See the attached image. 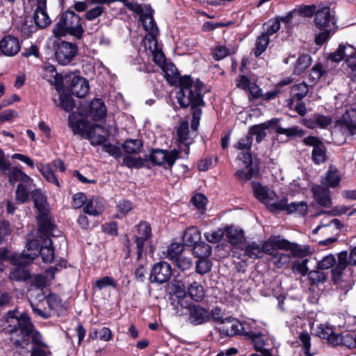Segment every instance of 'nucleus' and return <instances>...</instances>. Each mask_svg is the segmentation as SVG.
Here are the masks:
<instances>
[{
  "instance_id": "obj_1",
  "label": "nucleus",
  "mask_w": 356,
  "mask_h": 356,
  "mask_svg": "<svg viewBox=\"0 0 356 356\" xmlns=\"http://www.w3.org/2000/svg\"><path fill=\"white\" fill-rule=\"evenodd\" d=\"M165 73V76L171 84H179V91L177 94V99L181 106L185 108L191 106L193 122L192 128L196 129L195 120H199L201 116V109L199 108L204 104L202 90L203 83L201 82H193L190 76H180V74L171 62H166L161 67Z\"/></svg>"
},
{
  "instance_id": "obj_2",
  "label": "nucleus",
  "mask_w": 356,
  "mask_h": 356,
  "mask_svg": "<svg viewBox=\"0 0 356 356\" xmlns=\"http://www.w3.org/2000/svg\"><path fill=\"white\" fill-rule=\"evenodd\" d=\"M16 311H10L4 322L3 330L10 334V340L17 346L24 348L29 344V337L33 329L30 317L22 313L19 316Z\"/></svg>"
},
{
  "instance_id": "obj_3",
  "label": "nucleus",
  "mask_w": 356,
  "mask_h": 356,
  "mask_svg": "<svg viewBox=\"0 0 356 356\" xmlns=\"http://www.w3.org/2000/svg\"><path fill=\"white\" fill-rule=\"evenodd\" d=\"M314 23L321 33L315 38L318 45H322L337 30V19L334 11L327 6H319L316 10Z\"/></svg>"
},
{
  "instance_id": "obj_4",
  "label": "nucleus",
  "mask_w": 356,
  "mask_h": 356,
  "mask_svg": "<svg viewBox=\"0 0 356 356\" xmlns=\"http://www.w3.org/2000/svg\"><path fill=\"white\" fill-rule=\"evenodd\" d=\"M80 16L74 11L68 10L58 17L54 25L53 33L56 37L70 34L77 39H81L83 34Z\"/></svg>"
},
{
  "instance_id": "obj_5",
  "label": "nucleus",
  "mask_w": 356,
  "mask_h": 356,
  "mask_svg": "<svg viewBox=\"0 0 356 356\" xmlns=\"http://www.w3.org/2000/svg\"><path fill=\"white\" fill-rule=\"evenodd\" d=\"M347 50L346 65L353 72L356 73V49L348 45ZM339 122L344 132L348 131L350 135L356 134V104L346 111Z\"/></svg>"
},
{
  "instance_id": "obj_6",
  "label": "nucleus",
  "mask_w": 356,
  "mask_h": 356,
  "mask_svg": "<svg viewBox=\"0 0 356 356\" xmlns=\"http://www.w3.org/2000/svg\"><path fill=\"white\" fill-rule=\"evenodd\" d=\"M32 199L38 210V230L42 234H48L54 229V225L49 217V207L47 198L40 190H35L32 193Z\"/></svg>"
},
{
  "instance_id": "obj_7",
  "label": "nucleus",
  "mask_w": 356,
  "mask_h": 356,
  "mask_svg": "<svg viewBox=\"0 0 356 356\" xmlns=\"http://www.w3.org/2000/svg\"><path fill=\"white\" fill-rule=\"evenodd\" d=\"M254 197L265 204L270 211L276 209H283L285 206V198L277 199L276 194L267 187L261 186L258 182L251 183Z\"/></svg>"
},
{
  "instance_id": "obj_8",
  "label": "nucleus",
  "mask_w": 356,
  "mask_h": 356,
  "mask_svg": "<svg viewBox=\"0 0 356 356\" xmlns=\"http://www.w3.org/2000/svg\"><path fill=\"white\" fill-rule=\"evenodd\" d=\"M63 81L65 89L79 98L84 97L89 91L88 81L74 74L65 75Z\"/></svg>"
},
{
  "instance_id": "obj_9",
  "label": "nucleus",
  "mask_w": 356,
  "mask_h": 356,
  "mask_svg": "<svg viewBox=\"0 0 356 356\" xmlns=\"http://www.w3.org/2000/svg\"><path fill=\"white\" fill-rule=\"evenodd\" d=\"M190 282V277L182 280H173L170 283V289L172 297L170 298L171 305L174 309L178 310L179 306L181 308L186 307L184 305V298L187 293V286Z\"/></svg>"
},
{
  "instance_id": "obj_10",
  "label": "nucleus",
  "mask_w": 356,
  "mask_h": 356,
  "mask_svg": "<svg viewBox=\"0 0 356 356\" xmlns=\"http://www.w3.org/2000/svg\"><path fill=\"white\" fill-rule=\"evenodd\" d=\"M180 152L177 149L171 151L154 149L150 154L149 159L154 164L163 166L165 169H171L176 160L179 158Z\"/></svg>"
},
{
  "instance_id": "obj_11",
  "label": "nucleus",
  "mask_w": 356,
  "mask_h": 356,
  "mask_svg": "<svg viewBox=\"0 0 356 356\" xmlns=\"http://www.w3.org/2000/svg\"><path fill=\"white\" fill-rule=\"evenodd\" d=\"M250 339L254 349L259 353L251 354L250 356H273L275 346L273 337L257 332Z\"/></svg>"
},
{
  "instance_id": "obj_12",
  "label": "nucleus",
  "mask_w": 356,
  "mask_h": 356,
  "mask_svg": "<svg viewBox=\"0 0 356 356\" xmlns=\"http://www.w3.org/2000/svg\"><path fill=\"white\" fill-rule=\"evenodd\" d=\"M11 261L15 267L9 273L10 280L21 282L26 281L31 277L30 272L26 266L29 265L31 261L19 254L13 255L11 258Z\"/></svg>"
},
{
  "instance_id": "obj_13",
  "label": "nucleus",
  "mask_w": 356,
  "mask_h": 356,
  "mask_svg": "<svg viewBox=\"0 0 356 356\" xmlns=\"http://www.w3.org/2000/svg\"><path fill=\"white\" fill-rule=\"evenodd\" d=\"M348 265H356V247L351 250L349 255H348L346 251H342L338 254V262L337 266L332 270L334 282L340 279L342 271Z\"/></svg>"
},
{
  "instance_id": "obj_14",
  "label": "nucleus",
  "mask_w": 356,
  "mask_h": 356,
  "mask_svg": "<svg viewBox=\"0 0 356 356\" xmlns=\"http://www.w3.org/2000/svg\"><path fill=\"white\" fill-rule=\"evenodd\" d=\"M78 53L76 44L63 41L58 44L56 58L63 65L69 64Z\"/></svg>"
},
{
  "instance_id": "obj_15",
  "label": "nucleus",
  "mask_w": 356,
  "mask_h": 356,
  "mask_svg": "<svg viewBox=\"0 0 356 356\" xmlns=\"http://www.w3.org/2000/svg\"><path fill=\"white\" fill-rule=\"evenodd\" d=\"M172 273V270L168 263L159 261L152 266L149 279L152 283L163 284L170 279Z\"/></svg>"
},
{
  "instance_id": "obj_16",
  "label": "nucleus",
  "mask_w": 356,
  "mask_h": 356,
  "mask_svg": "<svg viewBox=\"0 0 356 356\" xmlns=\"http://www.w3.org/2000/svg\"><path fill=\"white\" fill-rule=\"evenodd\" d=\"M303 143L306 145L313 147L312 159L315 164L320 165L325 162L327 159L325 147L318 138L308 136L303 139Z\"/></svg>"
},
{
  "instance_id": "obj_17",
  "label": "nucleus",
  "mask_w": 356,
  "mask_h": 356,
  "mask_svg": "<svg viewBox=\"0 0 356 356\" xmlns=\"http://www.w3.org/2000/svg\"><path fill=\"white\" fill-rule=\"evenodd\" d=\"M252 141V138L247 134L245 136L241 138L234 145V148L242 151L238 155V159L241 161L244 165H249L252 162L251 154Z\"/></svg>"
},
{
  "instance_id": "obj_18",
  "label": "nucleus",
  "mask_w": 356,
  "mask_h": 356,
  "mask_svg": "<svg viewBox=\"0 0 356 356\" xmlns=\"http://www.w3.org/2000/svg\"><path fill=\"white\" fill-rule=\"evenodd\" d=\"M241 322L236 318H228L222 320L218 325L217 330L220 334L227 337H234L241 334L243 330Z\"/></svg>"
},
{
  "instance_id": "obj_19",
  "label": "nucleus",
  "mask_w": 356,
  "mask_h": 356,
  "mask_svg": "<svg viewBox=\"0 0 356 356\" xmlns=\"http://www.w3.org/2000/svg\"><path fill=\"white\" fill-rule=\"evenodd\" d=\"M316 336L323 339H326L329 343L334 346H338L342 342V336L334 331V327L328 324H320L316 331Z\"/></svg>"
},
{
  "instance_id": "obj_20",
  "label": "nucleus",
  "mask_w": 356,
  "mask_h": 356,
  "mask_svg": "<svg viewBox=\"0 0 356 356\" xmlns=\"http://www.w3.org/2000/svg\"><path fill=\"white\" fill-rule=\"evenodd\" d=\"M37 7L34 11L33 19L35 24L44 29L51 24V19L47 13V0H35Z\"/></svg>"
},
{
  "instance_id": "obj_21",
  "label": "nucleus",
  "mask_w": 356,
  "mask_h": 356,
  "mask_svg": "<svg viewBox=\"0 0 356 356\" xmlns=\"http://www.w3.org/2000/svg\"><path fill=\"white\" fill-rule=\"evenodd\" d=\"M18 38L12 35H6L0 40V51L6 56H13L20 50Z\"/></svg>"
},
{
  "instance_id": "obj_22",
  "label": "nucleus",
  "mask_w": 356,
  "mask_h": 356,
  "mask_svg": "<svg viewBox=\"0 0 356 356\" xmlns=\"http://www.w3.org/2000/svg\"><path fill=\"white\" fill-rule=\"evenodd\" d=\"M54 229L49 234H44L40 232V238L42 239L41 247L38 254L41 255L42 261L46 263H51L54 259V249L52 247V241L49 238Z\"/></svg>"
},
{
  "instance_id": "obj_23",
  "label": "nucleus",
  "mask_w": 356,
  "mask_h": 356,
  "mask_svg": "<svg viewBox=\"0 0 356 356\" xmlns=\"http://www.w3.org/2000/svg\"><path fill=\"white\" fill-rule=\"evenodd\" d=\"M287 244L286 239L281 238L279 236H272L261 245L263 255L267 254L272 257L277 250H284Z\"/></svg>"
},
{
  "instance_id": "obj_24",
  "label": "nucleus",
  "mask_w": 356,
  "mask_h": 356,
  "mask_svg": "<svg viewBox=\"0 0 356 356\" xmlns=\"http://www.w3.org/2000/svg\"><path fill=\"white\" fill-rule=\"evenodd\" d=\"M314 199L317 202L324 207H330L332 204L330 191L329 188L321 185H315L312 188Z\"/></svg>"
},
{
  "instance_id": "obj_25",
  "label": "nucleus",
  "mask_w": 356,
  "mask_h": 356,
  "mask_svg": "<svg viewBox=\"0 0 356 356\" xmlns=\"http://www.w3.org/2000/svg\"><path fill=\"white\" fill-rule=\"evenodd\" d=\"M340 172L333 165H330L321 178V184L327 188H336L341 181Z\"/></svg>"
},
{
  "instance_id": "obj_26",
  "label": "nucleus",
  "mask_w": 356,
  "mask_h": 356,
  "mask_svg": "<svg viewBox=\"0 0 356 356\" xmlns=\"http://www.w3.org/2000/svg\"><path fill=\"white\" fill-rule=\"evenodd\" d=\"M189 320L194 325H200L209 319V312L199 305H193L188 307Z\"/></svg>"
},
{
  "instance_id": "obj_27",
  "label": "nucleus",
  "mask_w": 356,
  "mask_h": 356,
  "mask_svg": "<svg viewBox=\"0 0 356 356\" xmlns=\"http://www.w3.org/2000/svg\"><path fill=\"white\" fill-rule=\"evenodd\" d=\"M69 125L72 128L74 134H78L86 139L87 134L90 131L93 125L87 120L80 119L75 120L69 117Z\"/></svg>"
},
{
  "instance_id": "obj_28",
  "label": "nucleus",
  "mask_w": 356,
  "mask_h": 356,
  "mask_svg": "<svg viewBox=\"0 0 356 356\" xmlns=\"http://www.w3.org/2000/svg\"><path fill=\"white\" fill-rule=\"evenodd\" d=\"M106 115V108L104 102L101 99H95L90 104V115L93 120L99 121L105 118Z\"/></svg>"
},
{
  "instance_id": "obj_29",
  "label": "nucleus",
  "mask_w": 356,
  "mask_h": 356,
  "mask_svg": "<svg viewBox=\"0 0 356 356\" xmlns=\"http://www.w3.org/2000/svg\"><path fill=\"white\" fill-rule=\"evenodd\" d=\"M190 277V282L187 286V293L195 301H201L204 297V290L202 285L193 279V276Z\"/></svg>"
},
{
  "instance_id": "obj_30",
  "label": "nucleus",
  "mask_w": 356,
  "mask_h": 356,
  "mask_svg": "<svg viewBox=\"0 0 356 356\" xmlns=\"http://www.w3.org/2000/svg\"><path fill=\"white\" fill-rule=\"evenodd\" d=\"M308 92V86L305 83H300L292 86L291 89V98L289 103L290 108L292 109L294 101L300 102L307 95Z\"/></svg>"
},
{
  "instance_id": "obj_31",
  "label": "nucleus",
  "mask_w": 356,
  "mask_h": 356,
  "mask_svg": "<svg viewBox=\"0 0 356 356\" xmlns=\"http://www.w3.org/2000/svg\"><path fill=\"white\" fill-rule=\"evenodd\" d=\"M241 250L243 251V254L241 255L252 259H259L264 256L261 244L254 241L245 245L241 248Z\"/></svg>"
},
{
  "instance_id": "obj_32",
  "label": "nucleus",
  "mask_w": 356,
  "mask_h": 356,
  "mask_svg": "<svg viewBox=\"0 0 356 356\" xmlns=\"http://www.w3.org/2000/svg\"><path fill=\"white\" fill-rule=\"evenodd\" d=\"M104 209V204L99 198L92 197L86 202L83 211L88 215L97 216L103 213Z\"/></svg>"
},
{
  "instance_id": "obj_33",
  "label": "nucleus",
  "mask_w": 356,
  "mask_h": 356,
  "mask_svg": "<svg viewBox=\"0 0 356 356\" xmlns=\"http://www.w3.org/2000/svg\"><path fill=\"white\" fill-rule=\"evenodd\" d=\"M271 261L277 268H283L291 263V255L286 250H279L271 257Z\"/></svg>"
},
{
  "instance_id": "obj_34",
  "label": "nucleus",
  "mask_w": 356,
  "mask_h": 356,
  "mask_svg": "<svg viewBox=\"0 0 356 356\" xmlns=\"http://www.w3.org/2000/svg\"><path fill=\"white\" fill-rule=\"evenodd\" d=\"M9 182L11 185L19 181V184L31 183L32 179L29 176L26 175L22 170L17 168H12L8 174Z\"/></svg>"
},
{
  "instance_id": "obj_35",
  "label": "nucleus",
  "mask_w": 356,
  "mask_h": 356,
  "mask_svg": "<svg viewBox=\"0 0 356 356\" xmlns=\"http://www.w3.org/2000/svg\"><path fill=\"white\" fill-rule=\"evenodd\" d=\"M153 10L145 13L141 17V23L144 29L147 32V34H159V30L153 18Z\"/></svg>"
},
{
  "instance_id": "obj_36",
  "label": "nucleus",
  "mask_w": 356,
  "mask_h": 356,
  "mask_svg": "<svg viewBox=\"0 0 356 356\" xmlns=\"http://www.w3.org/2000/svg\"><path fill=\"white\" fill-rule=\"evenodd\" d=\"M200 232L196 227H188L183 235V241L188 246H194L200 242Z\"/></svg>"
},
{
  "instance_id": "obj_37",
  "label": "nucleus",
  "mask_w": 356,
  "mask_h": 356,
  "mask_svg": "<svg viewBox=\"0 0 356 356\" xmlns=\"http://www.w3.org/2000/svg\"><path fill=\"white\" fill-rule=\"evenodd\" d=\"M40 242L38 239L29 240L26 243V250L19 254L26 259L32 261L38 254Z\"/></svg>"
},
{
  "instance_id": "obj_38",
  "label": "nucleus",
  "mask_w": 356,
  "mask_h": 356,
  "mask_svg": "<svg viewBox=\"0 0 356 356\" xmlns=\"http://www.w3.org/2000/svg\"><path fill=\"white\" fill-rule=\"evenodd\" d=\"M275 211H286L289 213H297L301 216H305L307 211V205L305 202H294L287 204V200L285 199V206L283 209H276Z\"/></svg>"
},
{
  "instance_id": "obj_39",
  "label": "nucleus",
  "mask_w": 356,
  "mask_h": 356,
  "mask_svg": "<svg viewBox=\"0 0 356 356\" xmlns=\"http://www.w3.org/2000/svg\"><path fill=\"white\" fill-rule=\"evenodd\" d=\"M245 165V170H238L235 172L236 177L243 182H245L251 179L253 177H255L259 172L258 168L256 166L252 165V163Z\"/></svg>"
},
{
  "instance_id": "obj_40",
  "label": "nucleus",
  "mask_w": 356,
  "mask_h": 356,
  "mask_svg": "<svg viewBox=\"0 0 356 356\" xmlns=\"http://www.w3.org/2000/svg\"><path fill=\"white\" fill-rule=\"evenodd\" d=\"M286 243L288 244L285 245L286 247H284V250L290 251L289 253L291 257L293 256L295 257L303 258L309 252V248L307 246H302L296 243H293L287 240Z\"/></svg>"
},
{
  "instance_id": "obj_41",
  "label": "nucleus",
  "mask_w": 356,
  "mask_h": 356,
  "mask_svg": "<svg viewBox=\"0 0 356 356\" xmlns=\"http://www.w3.org/2000/svg\"><path fill=\"white\" fill-rule=\"evenodd\" d=\"M31 183L19 184L15 191V200L20 204L26 202L29 198Z\"/></svg>"
},
{
  "instance_id": "obj_42",
  "label": "nucleus",
  "mask_w": 356,
  "mask_h": 356,
  "mask_svg": "<svg viewBox=\"0 0 356 356\" xmlns=\"http://www.w3.org/2000/svg\"><path fill=\"white\" fill-rule=\"evenodd\" d=\"M97 128L104 129L101 125L94 124L90 131L87 134L86 139L89 140L90 141V144L93 146H102L108 140L104 136L96 134Z\"/></svg>"
},
{
  "instance_id": "obj_43",
  "label": "nucleus",
  "mask_w": 356,
  "mask_h": 356,
  "mask_svg": "<svg viewBox=\"0 0 356 356\" xmlns=\"http://www.w3.org/2000/svg\"><path fill=\"white\" fill-rule=\"evenodd\" d=\"M226 236L229 242L234 246L241 244L243 240V232L233 227L227 228Z\"/></svg>"
},
{
  "instance_id": "obj_44",
  "label": "nucleus",
  "mask_w": 356,
  "mask_h": 356,
  "mask_svg": "<svg viewBox=\"0 0 356 356\" xmlns=\"http://www.w3.org/2000/svg\"><path fill=\"white\" fill-rule=\"evenodd\" d=\"M37 168L49 182L55 184L58 187H60L59 181L51 167L48 164L44 165L42 163H39L37 165Z\"/></svg>"
},
{
  "instance_id": "obj_45",
  "label": "nucleus",
  "mask_w": 356,
  "mask_h": 356,
  "mask_svg": "<svg viewBox=\"0 0 356 356\" xmlns=\"http://www.w3.org/2000/svg\"><path fill=\"white\" fill-rule=\"evenodd\" d=\"M270 42L269 37L267 35L261 34L257 37L255 43V47L252 49V51L256 57L261 55L266 49Z\"/></svg>"
},
{
  "instance_id": "obj_46",
  "label": "nucleus",
  "mask_w": 356,
  "mask_h": 356,
  "mask_svg": "<svg viewBox=\"0 0 356 356\" xmlns=\"http://www.w3.org/2000/svg\"><path fill=\"white\" fill-rule=\"evenodd\" d=\"M211 246L204 242H199L193 246V254L199 259L209 257L211 254Z\"/></svg>"
},
{
  "instance_id": "obj_47",
  "label": "nucleus",
  "mask_w": 356,
  "mask_h": 356,
  "mask_svg": "<svg viewBox=\"0 0 356 356\" xmlns=\"http://www.w3.org/2000/svg\"><path fill=\"white\" fill-rule=\"evenodd\" d=\"M312 63V58L309 55L303 54L298 57L294 67V73L300 74L307 69Z\"/></svg>"
},
{
  "instance_id": "obj_48",
  "label": "nucleus",
  "mask_w": 356,
  "mask_h": 356,
  "mask_svg": "<svg viewBox=\"0 0 356 356\" xmlns=\"http://www.w3.org/2000/svg\"><path fill=\"white\" fill-rule=\"evenodd\" d=\"M46 301L50 310L56 312H60L64 310L61 298L53 293H50L46 297Z\"/></svg>"
},
{
  "instance_id": "obj_49",
  "label": "nucleus",
  "mask_w": 356,
  "mask_h": 356,
  "mask_svg": "<svg viewBox=\"0 0 356 356\" xmlns=\"http://www.w3.org/2000/svg\"><path fill=\"white\" fill-rule=\"evenodd\" d=\"M137 232L134 238L148 240L152 237V228L147 222H140L136 226Z\"/></svg>"
},
{
  "instance_id": "obj_50",
  "label": "nucleus",
  "mask_w": 356,
  "mask_h": 356,
  "mask_svg": "<svg viewBox=\"0 0 356 356\" xmlns=\"http://www.w3.org/2000/svg\"><path fill=\"white\" fill-rule=\"evenodd\" d=\"M267 128L268 127L264 124L254 125L249 129L248 134L252 138L255 136L257 143H260L266 136V130Z\"/></svg>"
},
{
  "instance_id": "obj_51",
  "label": "nucleus",
  "mask_w": 356,
  "mask_h": 356,
  "mask_svg": "<svg viewBox=\"0 0 356 356\" xmlns=\"http://www.w3.org/2000/svg\"><path fill=\"white\" fill-rule=\"evenodd\" d=\"M142 147V142L137 139L127 140L122 145L123 149L127 154H137L140 152Z\"/></svg>"
},
{
  "instance_id": "obj_52",
  "label": "nucleus",
  "mask_w": 356,
  "mask_h": 356,
  "mask_svg": "<svg viewBox=\"0 0 356 356\" xmlns=\"http://www.w3.org/2000/svg\"><path fill=\"white\" fill-rule=\"evenodd\" d=\"M264 31L261 33L269 37L277 33L280 29V20L279 18H273L269 19L264 24Z\"/></svg>"
},
{
  "instance_id": "obj_53",
  "label": "nucleus",
  "mask_w": 356,
  "mask_h": 356,
  "mask_svg": "<svg viewBox=\"0 0 356 356\" xmlns=\"http://www.w3.org/2000/svg\"><path fill=\"white\" fill-rule=\"evenodd\" d=\"M327 278V273L322 271L321 269L310 271L308 273V279L312 285H318L323 283Z\"/></svg>"
},
{
  "instance_id": "obj_54",
  "label": "nucleus",
  "mask_w": 356,
  "mask_h": 356,
  "mask_svg": "<svg viewBox=\"0 0 356 356\" xmlns=\"http://www.w3.org/2000/svg\"><path fill=\"white\" fill-rule=\"evenodd\" d=\"M234 53V51L233 49L228 48L226 46L219 45L213 49L212 56L214 60H220Z\"/></svg>"
},
{
  "instance_id": "obj_55",
  "label": "nucleus",
  "mask_w": 356,
  "mask_h": 356,
  "mask_svg": "<svg viewBox=\"0 0 356 356\" xmlns=\"http://www.w3.org/2000/svg\"><path fill=\"white\" fill-rule=\"evenodd\" d=\"M327 71L324 69L323 66L321 63L316 64L312 69L309 74V79L312 82H317L321 77L326 75Z\"/></svg>"
},
{
  "instance_id": "obj_56",
  "label": "nucleus",
  "mask_w": 356,
  "mask_h": 356,
  "mask_svg": "<svg viewBox=\"0 0 356 356\" xmlns=\"http://www.w3.org/2000/svg\"><path fill=\"white\" fill-rule=\"evenodd\" d=\"M348 45L340 44L338 49L330 54L329 60L334 63H339L347 56Z\"/></svg>"
},
{
  "instance_id": "obj_57",
  "label": "nucleus",
  "mask_w": 356,
  "mask_h": 356,
  "mask_svg": "<svg viewBox=\"0 0 356 356\" xmlns=\"http://www.w3.org/2000/svg\"><path fill=\"white\" fill-rule=\"evenodd\" d=\"M276 132L279 134H285L287 137L302 136L304 135V131L297 126L289 129L277 127Z\"/></svg>"
},
{
  "instance_id": "obj_58",
  "label": "nucleus",
  "mask_w": 356,
  "mask_h": 356,
  "mask_svg": "<svg viewBox=\"0 0 356 356\" xmlns=\"http://www.w3.org/2000/svg\"><path fill=\"white\" fill-rule=\"evenodd\" d=\"M145 160L140 157L126 156L123 158V165L129 168H139L144 166Z\"/></svg>"
},
{
  "instance_id": "obj_59",
  "label": "nucleus",
  "mask_w": 356,
  "mask_h": 356,
  "mask_svg": "<svg viewBox=\"0 0 356 356\" xmlns=\"http://www.w3.org/2000/svg\"><path fill=\"white\" fill-rule=\"evenodd\" d=\"M117 218H120L126 216L133 209L131 202L126 200H120L118 205Z\"/></svg>"
},
{
  "instance_id": "obj_60",
  "label": "nucleus",
  "mask_w": 356,
  "mask_h": 356,
  "mask_svg": "<svg viewBox=\"0 0 356 356\" xmlns=\"http://www.w3.org/2000/svg\"><path fill=\"white\" fill-rule=\"evenodd\" d=\"M243 330H241V334L245 335L251 338L257 333L256 332V323L253 320H248L241 323Z\"/></svg>"
},
{
  "instance_id": "obj_61",
  "label": "nucleus",
  "mask_w": 356,
  "mask_h": 356,
  "mask_svg": "<svg viewBox=\"0 0 356 356\" xmlns=\"http://www.w3.org/2000/svg\"><path fill=\"white\" fill-rule=\"evenodd\" d=\"M60 106L66 112H70L74 108V101L71 96L62 93L60 95Z\"/></svg>"
},
{
  "instance_id": "obj_62",
  "label": "nucleus",
  "mask_w": 356,
  "mask_h": 356,
  "mask_svg": "<svg viewBox=\"0 0 356 356\" xmlns=\"http://www.w3.org/2000/svg\"><path fill=\"white\" fill-rule=\"evenodd\" d=\"M94 284L99 290H102L108 286H111L113 288L117 287V282L113 277L108 276H105L96 280Z\"/></svg>"
},
{
  "instance_id": "obj_63",
  "label": "nucleus",
  "mask_w": 356,
  "mask_h": 356,
  "mask_svg": "<svg viewBox=\"0 0 356 356\" xmlns=\"http://www.w3.org/2000/svg\"><path fill=\"white\" fill-rule=\"evenodd\" d=\"M225 234L222 229H218L217 230L205 232L204 236L209 243H216L222 238Z\"/></svg>"
},
{
  "instance_id": "obj_64",
  "label": "nucleus",
  "mask_w": 356,
  "mask_h": 356,
  "mask_svg": "<svg viewBox=\"0 0 356 356\" xmlns=\"http://www.w3.org/2000/svg\"><path fill=\"white\" fill-rule=\"evenodd\" d=\"M183 251V246L179 243H171L167 250V257L170 259H177Z\"/></svg>"
}]
</instances>
